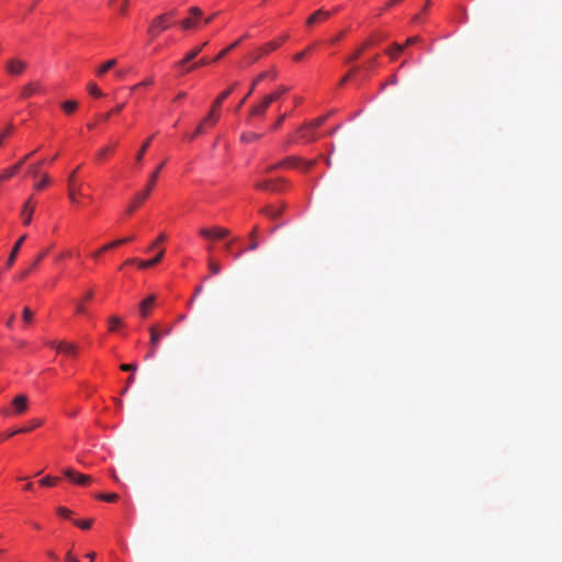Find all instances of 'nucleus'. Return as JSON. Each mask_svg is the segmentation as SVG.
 I'll return each mask as SVG.
<instances>
[{
  "mask_svg": "<svg viewBox=\"0 0 562 562\" xmlns=\"http://www.w3.org/2000/svg\"><path fill=\"white\" fill-rule=\"evenodd\" d=\"M278 47H279V43L274 42V41L265 44L263 46L259 47L257 50H255L254 53H251L249 55L250 61L251 63L257 61L263 55L271 53L272 50L277 49Z\"/></svg>",
  "mask_w": 562,
  "mask_h": 562,
  "instance_id": "12",
  "label": "nucleus"
},
{
  "mask_svg": "<svg viewBox=\"0 0 562 562\" xmlns=\"http://www.w3.org/2000/svg\"><path fill=\"white\" fill-rule=\"evenodd\" d=\"M241 40H237L236 42H234L233 44H231L228 47L224 48L223 50H221L217 56L214 58V61H218L220 59H222L223 57H225L232 49H234L239 43H240Z\"/></svg>",
  "mask_w": 562,
  "mask_h": 562,
  "instance_id": "34",
  "label": "nucleus"
},
{
  "mask_svg": "<svg viewBox=\"0 0 562 562\" xmlns=\"http://www.w3.org/2000/svg\"><path fill=\"white\" fill-rule=\"evenodd\" d=\"M34 314L29 307H24L22 318L25 323L30 324L33 321Z\"/></svg>",
  "mask_w": 562,
  "mask_h": 562,
  "instance_id": "45",
  "label": "nucleus"
},
{
  "mask_svg": "<svg viewBox=\"0 0 562 562\" xmlns=\"http://www.w3.org/2000/svg\"><path fill=\"white\" fill-rule=\"evenodd\" d=\"M172 330H173L172 325H168V326L164 327L162 329H158L157 326L149 327L150 340H149V351L145 356L146 360L155 357V355L159 348L161 338L164 336H169L172 333Z\"/></svg>",
  "mask_w": 562,
  "mask_h": 562,
  "instance_id": "2",
  "label": "nucleus"
},
{
  "mask_svg": "<svg viewBox=\"0 0 562 562\" xmlns=\"http://www.w3.org/2000/svg\"><path fill=\"white\" fill-rule=\"evenodd\" d=\"M57 481L58 477L45 476L40 481V483L43 486H53L57 483Z\"/></svg>",
  "mask_w": 562,
  "mask_h": 562,
  "instance_id": "46",
  "label": "nucleus"
},
{
  "mask_svg": "<svg viewBox=\"0 0 562 562\" xmlns=\"http://www.w3.org/2000/svg\"><path fill=\"white\" fill-rule=\"evenodd\" d=\"M125 104L122 103V104H119L117 106H115L112 111L108 112V113H104V114H101L99 117L100 120L102 121H108L111 116V114L113 113H120L123 109H124Z\"/></svg>",
  "mask_w": 562,
  "mask_h": 562,
  "instance_id": "42",
  "label": "nucleus"
},
{
  "mask_svg": "<svg viewBox=\"0 0 562 562\" xmlns=\"http://www.w3.org/2000/svg\"><path fill=\"white\" fill-rule=\"evenodd\" d=\"M153 83V80L151 79H148V80H144L142 82H139L138 85L132 87V90L135 91L136 89H138L139 87H145V86H149Z\"/></svg>",
  "mask_w": 562,
  "mask_h": 562,
  "instance_id": "58",
  "label": "nucleus"
},
{
  "mask_svg": "<svg viewBox=\"0 0 562 562\" xmlns=\"http://www.w3.org/2000/svg\"><path fill=\"white\" fill-rule=\"evenodd\" d=\"M33 154H34V151L25 155L14 166L3 170L2 173H0V182L5 181V180L12 178L14 175H16V172L20 170V168L25 164V161H27L32 157Z\"/></svg>",
  "mask_w": 562,
  "mask_h": 562,
  "instance_id": "11",
  "label": "nucleus"
},
{
  "mask_svg": "<svg viewBox=\"0 0 562 562\" xmlns=\"http://www.w3.org/2000/svg\"><path fill=\"white\" fill-rule=\"evenodd\" d=\"M25 239H26V235H23L14 244V246H13L11 252H10V256L8 258V261H7V268H10L14 263L15 258H16V256H18L20 249H21V246H22V244L24 243Z\"/></svg>",
  "mask_w": 562,
  "mask_h": 562,
  "instance_id": "19",
  "label": "nucleus"
},
{
  "mask_svg": "<svg viewBox=\"0 0 562 562\" xmlns=\"http://www.w3.org/2000/svg\"><path fill=\"white\" fill-rule=\"evenodd\" d=\"M220 119V113H218V110L214 109L211 106V110L210 112L207 113V115L201 121V125L206 128V127H211V126H214L217 121Z\"/></svg>",
  "mask_w": 562,
  "mask_h": 562,
  "instance_id": "17",
  "label": "nucleus"
},
{
  "mask_svg": "<svg viewBox=\"0 0 562 562\" xmlns=\"http://www.w3.org/2000/svg\"><path fill=\"white\" fill-rule=\"evenodd\" d=\"M47 254V250L41 252L33 261L32 266H31V269H34L35 267H37V265L43 260V258L46 256Z\"/></svg>",
  "mask_w": 562,
  "mask_h": 562,
  "instance_id": "55",
  "label": "nucleus"
},
{
  "mask_svg": "<svg viewBox=\"0 0 562 562\" xmlns=\"http://www.w3.org/2000/svg\"><path fill=\"white\" fill-rule=\"evenodd\" d=\"M116 65V59H110L105 61L103 65H101L98 70V76H103L106 71H109L111 68H113Z\"/></svg>",
  "mask_w": 562,
  "mask_h": 562,
  "instance_id": "30",
  "label": "nucleus"
},
{
  "mask_svg": "<svg viewBox=\"0 0 562 562\" xmlns=\"http://www.w3.org/2000/svg\"><path fill=\"white\" fill-rule=\"evenodd\" d=\"M289 91V88L288 87H284V86H280L279 88H277L276 91H273L272 93L270 94H267L268 98H271V102H274L277 101L278 99H280L284 93H286Z\"/></svg>",
  "mask_w": 562,
  "mask_h": 562,
  "instance_id": "31",
  "label": "nucleus"
},
{
  "mask_svg": "<svg viewBox=\"0 0 562 562\" xmlns=\"http://www.w3.org/2000/svg\"><path fill=\"white\" fill-rule=\"evenodd\" d=\"M122 325V319L116 316V315H113L109 318V330L110 331H115L117 329L119 326Z\"/></svg>",
  "mask_w": 562,
  "mask_h": 562,
  "instance_id": "35",
  "label": "nucleus"
},
{
  "mask_svg": "<svg viewBox=\"0 0 562 562\" xmlns=\"http://www.w3.org/2000/svg\"><path fill=\"white\" fill-rule=\"evenodd\" d=\"M284 205L274 206V205H268L266 206L261 212L270 217L271 220H277L281 213L283 212Z\"/></svg>",
  "mask_w": 562,
  "mask_h": 562,
  "instance_id": "20",
  "label": "nucleus"
},
{
  "mask_svg": "<svg viewBox=\"0 0 562 562\" xmlns=\"http://www.w3.org/2000/svg\"><path fill=\"white\" fill-rule=\"evenodd\" d=\"M42 424H43L42 419H33V420L29 422L26 425H24L21 428L8 431V436H14V435H18V434L30 432L33 429L42 426Z\"/></svg>",
  "mask_w": 562,
  "mask_h": 562,
  "instance_id": "16",
  "label": "nucleus"
},
{
  "mask_svg": "<svg viewBox=\"0 0 562 562\" xmlns=\"http://www.w3.org/2000/svg\"><path fill=\"white\" fill-rule=\"evenodd\" d=\"M27 63L20 58H11L7 63V71L11 76H20L26 69Z\"/></svg>",
  "mask_w": 562,
  "mask_h": 562,
  "instance_id": "9",
  "label": "nucleus"
},
{
  "mask_svg": "<svg viewBox=\"0 0 562 562\" xmlns=\"http://www.w3.org/2000/svg\"><path fill=\"white\" fill-rule=\"evenodd\" d=\"M12 408L13 412H10L8 408H2L1 414L4 416H10L11 414L22 415L29 408V398L25 394H19L12 400Z\"/></svg>",
  "mask_w": 562,
  "mask_h": 562,
  "instance_id": "3",
  "label": "nucleus"
},
{
  "mask_svg": "<svg viewBox=\"0 0 562 562\" xmlns=\"http://www.w3.org/2000/svg\"><path fill=\"white\" fill-rule=\"evenodd\" d=\"M74 524L76 526H78L79 528L87 530V529H89L91 527L92 520L91 519H88V520H75Z\"/></svg>",
  "mask_w": 562,
  "mask_h": 562,
  "instance_id": "48",
  "label": "nucleus"
},
{
  "mask_svg": "<svg viewBox=\"0 0 562 562\" xmlns=\"http://www.w3.org/2000/svg\"><path fill=\"white\" fill-rule=\"evenodd\" d=\"M77 106H78V103L72 100L65 101L61 103L63 110L68 114L72 113L77 109Z\"/></svg>",
  "mask_w": 562,
  "mask_h": 562,
  "instance_id": "39",
  "label": "nucleus"
},
{
  "mask_svg": "<svg viewBox=\"0 0 562 562\" xmlns=\"http://www.w3.org/2000/svg\"><path fill=\"white\" fill-rule=\"evenodd\" d=\"M164 165H165V162L160 164L156 168V170L150 175V178H149V181L147 184V189L135 194L133 201L126 207L127 214H132L139 206V204H142L149 196V194L157 181L158 175H159L160 170L162 169Z\"/></svg>",
  "mask_w": 562,
  "mask_h": 562,
  "instance_id": "1",
  "label": "nucleus"
},
{
  "mask_svg": "<svg viewBox=\"0 0 562 562\" xmlns=\"http://www.w3.org/2000/svg\"><path fill=\"white\" fill-rule=\"evenodd\" d=\"M111 150H112V148H111V147H104V148L100 149V150L97 153V155H95V156H97V159H98V160H102V159L106 156V154H108V153H110Z\"/></svg>",
  "mask_w": 562,
  "mask_h": 562,
  "instance_id": "52",
  "label": "nucleus"
},
{
  "mask_svg": "<svg viewBox=\"0 0 562 562\" xmlns=\"http://www.w3.org/2000/svg\"><path fill=\"white\" fill-rule=\"evenodd\" d=\"M204 132H205V128H204L201 124H199V125L196 126V128H195L194 133L190 136V139H193L194 137H196V136H199V135L203 134Z\"/></svg>",
  "mask_w": 562,
  "mask_h": 562,
  "instance_id": "56",
  "label": "nucleus"
},
{
  "mask_svg": "<svg viewBox=\"0 0 562 562\" xmlns=\"http://www.w3.org/2000/svg\"><path fill=\"white\" fill-rule=\"evenodd\" d=\"M57 350L60 351V352L67 353L69 356H75L77 349H76V346L74 344L66 342V341H60L57 345Z\"/></svg>",
  "mask_w": 562,
  "mask_h": 562,
  "instance_id": "28",
  "label": "nucleus"
},
{
  "mask_svg": "<svg viewBox=\"0 0 562 562\" xmlns=\"http://www.w3.org/2000/svg\"><path fill=\"white\" fill-rule=\"evenodd\" d=\"M203 16V12L198 7H191L189 9V16L180 22V26L184 31L194 30L198 27L199 21Z\"/></svg>",
  "mask_w": 562,
  "mask_h": 562,
  "instance_id": "5",
  "label": "nucleus"
},
{
  "mask_svg": "<svg viewBox=\"0 0 562 562\" xmlns=\"http://www.w3.org/2000/svg\"><path fill=\"white\" fill-rule=\"evenodd\" d=\"M133 239H134V237H133V236H127V237H125V238L116 239V240H114V241H112V243L106 244V245H105V246H103L102 248H100V249H99L98 251H95L92 256H93V258H94V259H97V258L102 254V251H103L104 249H113V248H115V247H117V246H120V245H123V244H125V243H128V241H131V240H133Z\"/></svg>",
  "mask_w": 562,
  "mask_h": 562,
  "instance_id": "18",
  "label": "nucleus"
},
{
  "mask_svg": "<svg viewBox=\"0 0 562 562\" xmlns=\"http://www.w3.org/2000/svg\"><path fill=\"white\" fill-rule=\"evenodd\" d=\"M361 54H362V48H360L356 53H353V55L348 58V61L351 63V61L358 59L361 56Z\"/></svg>",
  "mask_w": 562,
  "mask_h": 562,
  "instance_id": "61",
  "label": "nucleus"
},
{
  "mask_svg": "<svg viewBox=\"0 0 562 562\" xmlns=\"http://www.w3.org/2000/svg\"><path fill=\"white\" fill-rule=\"evenodd\" d=\"M260 137H261L260 134L250 132V133H243L240 136V139L244 143H251V142L260 139Z\"/></svg>",
  "mask_w": 562,
  "mask_h": 562,
  "instance_id": "33",
  "label": "nucleus"
},
{
  "mask_svg": "<svg viewBox=\"0 0 562 562\" xmlns=\"http://www.w3.org/2000/svg\"><path fill=\"white\" fill-rule=\"evenodd\" d=\"M50 183V178L47 173H43L42 175V178L40 181L35 182L34 184V188L36 190H42L44 189L46 186H48Z\"/></svg>",
  "mask_w": 562,
  "mask_h": 562,
  "instance_id": "36",
  "label": "nucleus"
},
{
  "mask_svg": "<svg viewBox=\"0 0 562 562\" xmlns=\"http://www.w3.org/2000/svg\"><path fill=\"white\" fill-rule=\"evenodd\" d=\"M13 126L10 124L5 127V130L0 134V146L3 145L4 138L11 133Z\"/></svg>",
  "mask_w": 562,
  "mask_h": 562,
  "instance_id": "53",
  "label": "nucleus"
},
{
  "mask_svg": "<svg viewBox=\"0 0 562 562\" xmlns=\"http://www.w3.org/2000/svg\"><path fill=\"white\" fill-rule=\"evenodd\" d=\"M419 40L420 38L418 36L409 37V38L406 40V42H405V44L403 46L405 48L406 46H409V45H413V44L419 42Z\"/></svg>",
  "mask_w": 562,
  "mask_h": 562,
  "instance_id": "57",
  "label": "nucleus"
},
{
  "mask_svg": "<svg viewBox=\"0 0 562 562\" xmlns=\"http://www.w3.org/2000/svg\"><path fill=\"white\" fill-rule=\"evenodd\" d=\"M120 369L122 371H132V372H134V371L137 370V364H135V363H124V364L120 366Z\"/></svg>",
  "mask_w": 562,
  "mask_h": 562,
  "instance_id": "51",
  "label": "nucleus"
},
{
  "mask_svg": "<svg viewBox=\"0 0 562 562\" xmlns=\"http://www.w3.org/2000/svg\"><path fill=\"white\" fill-rule=\"evenodd\" d=\"M200 235L210 239H222L229 235V231L224 227L201 228Z\"/></svg>",
  "mask_w": 562,
  "mask_h": 562,
  "instance_id": "10",
  "label": "nucleus"
},
{
  "mask_svg": "<svg viewBox=\"0 0 562 562\" xmlns=\"http://www.w3.org/2000/svg\"><path fill=\"white\" fill-rule=\"evenodd\" d=\"M88 90H89L90 94L93 95V97L100 98V97L103 95L102 91L93 82L88 85Z\"/></svg>",
  "mask_w": 562,
  "mask_h": 562,
  "instance_id": "44",
  "label": "nucleus"
},
{
  "mask_svg": "<svg viewBox=\"0 0 562 562\" xmlns=\"http://www.w3.org/2000/svg\"><path fill=\"white\" fill-rule=\"evenodd\" d=\"M286 117V114H282L279 116V119L277 120L276 124L272 126L273 130L278 128L281 126V124L283 123V121L285 120Z\"/></svg>",
  "mask_w": 562,
  "mask_h": 562,
  "instance_id": "60",
  "label": "nucleus"
},
{
  "mask_svg": "<svg viewBox=\"0 0 562 562\" xmlns=\"http://www.w3.org/2000/svg\"><path fill=\"white\" fill-rule=\"evenodd\" d=\"M283 164H285L286 167L300 168L304 171H307L314 166L315 161L314 160L302 161L295 157H290V158L283 160Z\"/></svg>",
  "mask_w": 562,
  "mask_h": 562,
  "instance_id": "13",
  "label": "nucleus"
},
{
  "mask_svg": "<svg viewBox=\"0 0 562 562\" xmlns=\"http://www.w3.org/2000/svg\"><path fill=\"white\" fill-rule=\"evenodd\" d=\"M326 120V116H321L312 121L310 124L303 126V131L305 130H316Z\"/></svg>",
  "mask_w": 562,
  "mask_h": 562,
  "instance_id": "38",
  "label": "nucleus"
},
{
  "mask_svg": "<svg viewBox=\"0 0 562 562\" xmlns=\"http://www.w3.org/2000/svg\"><path fill=\"white\" fill-rule=\"evenodd\" d=\"M237 83H234L232 87H229L227 90L223 91L213 102L212 108L218 110L222 105V103L231 95V93L236 88Z\"/></svg>",
  "mask_w": 562,
  "mask_h": 562,
  "instance_id": "23",
  "label": "nucleus"
},
{
  "mask_svg": "<svg viewBox=\"0 0 562 562\" xmlns=\"http://www.w3.org/2000/svg\"><path fill=\"white\" fill-rule=\"evenodd\" d=\"M155 303V296L154 295H150L148 296L147 299H145L142 303H140V306H139V310H140V314L143 317H147L149 312H150V308L153 307Z\"/></svg>",
  "mask_w": 562,
  "mask_h": 562,
  "instance_id": "27",
  "label": "nucleus"
},
{
  "mask_svg": "<svg viewBox=\"0 0 562 562\" xmlns=\"http://www.w3.org/2000/svg\"><path fill=\"white\" fill-rule=\"evenodd\" d=\"M206 45H207V42L203 43L201 46H198V47L193 48L191 52H189V53L186 55V57H184L182 60H180V61L178 63V66L183 67V66H184V65H187L189 61H191L192 59H194V58H195V57L201 53L202 48H203L204 46H206Z\"/></svg>",
  "mask_w": 562,
  "mask_h": 562,
  "instance_id": "21",
  "label": "nucleus"
},
{
  "mask_svg": "<svg viewBox=\"0 0 562 562\" xmlns=\"http://www.w3.org/2000/svg\"><path fill=\"white\" fill-rule=\"evenodd\" d=\"M286 186V181L283 178L278 179H266L262 181H258L255 187L258 190L269 191V192H281L284 190Z\"/></svg>",
  "mask_w": 562,
  "mask_h": 562,
  "instance_id": "4",
  "label": "nucleus"
},
{
  "mask_svg": "<svg viewBox=\"0 0 562 562\" xmlns=\"http://www.w3.org/2000/svg\"><path fill=\"white\" fill-rule=\"evenodd\" d=\"M271 98H268L267 95L263 97V99L256 105H254L250 110L251 116H263L267 109L271 104Z\"/></svg>",
  "mask_w": 562,
  "mask_h": 562,
  "instance_id": "14",
  "label": "nucleus"
},
{
  "mask_svg": "<svg viewBox=\"0 0 562 562\" xmlns=\"http://www.w3.org/2000/svg\"><path fill=\"white\" fill-rule=\"evenodd\" d=\"M330 16V13L323 10H317L314 12L306 21L308 25H313L314 23L318 21L327 20Z\"/></svg>",
  "mask_w": 562,
  "mask_h": 562,
  "instance_id": "26",
  "label": "nucleus"
},
{
  "mask_svg": "<svg viewBox=\"0 0 562 562\" xmlns=\"http://www.w3.org/2000/svg\"><path fill=\"white\" fill-rule=\"evenodd\" d=\"M402 1H403V0H390V1L385 4V8H384V9H390V8H392L393 5L401 3Z\"/></svg>",
  "mask_w": 562,
  "mask_h": 562,
  "instance_id": "63",
  "label": "nucleus"
},
{
  "mask_svg": "<svg viewBox=\"0 0 562 562\" xmlns=\"http://www.w3.org/2000/svg\"><path fill=\"white\" fill-rule=\"evenodd\" d=\"M127 1L128 0H111L110 5L121 13H125Z\"/></svg>",
  "mask_w": 562,
  "mask_h": 562,
  "instance_id": "32",
  "label": "nucleus"
},
{
  "mask_svg": "<svg viewBox=\"0 0 562 562\" xmlns=\"http://www.w3.org/2000/svg\"><path fill=\"white\" fill-rule=\"evenodd\" d=\"M269 76L268 72H261L260 75H258V77L254 80L251 87H250V90L248 91V93L243 98V100L239 102V104L237 105V109L236 111H238L243 105L244 103L246 102V100L248 99V97L251 95V93L254 92V89L256 88V86L261 81L263 80L265 78H267Z\"/></svg>",
  "mask_w": 562,
  "mask_h": 562,
  "instance_id": "22",
  "label": "nucleus"
},
{
  "mask_svg": "<svg viewBox=\"0 0 562 562\" xmlns=\"http://www.w3.org/2000/svg\"><path fill=\"white\" fill-rule=\"evenodd\" d=\"M357 70H358V67L352 68L351 72H349L345 77H342V79L340 80L339 85L340 86L345 85L349 80V78L351 77L352 72H355Z\"/></svg>",
  "mask_w": 562,
  "mask_h": 562,
  "instance_id": "59",
  "label": "nucleus"
},
{
  "mask_svg": "<svg viewBox=\"0 0 562 562\" xmlns=\"http://www.w3.org/2000/svg\"><path fill=\"white\" fill-rule=\"evenodd\" d=\"M76 312L79 313V314H85L86 313V307L82 303H78L77 306H76Z\"/></svg>",
  "mask_w": 562,
  "mask_h": 562,
  "instance_id": "62",
  "label": "nucleus"
},
{
  "mask_svg": "<svg viewBox=\"0 0 562 562\" xmlns=\"http://www.w3.org/2000/svg\"><path fill=\"white\" fill-rule=\"evenodd\" d=\"M63 473L68 480L81 486H86L92 482V477L90 475L76 472L72 469H65Z\"/></svg>",
  "mask_w": 562,
  "mask_h": 562,
  "instance_id": "7",
  "label": "nucleus"
},
{
  "mask_svg": "<svg viewBox=\"0 0 562 562\" xmlns=\"http://www.w3.org/2000/svg\"><path fill=\"white\" fill-rule=\"evenodd\" d=\"M77 169H75L68 177V180H67V183H68V196H69V200L72 202V203H78V195L81 194L80 192V186L77 184L76 182V173H77Z\"/></svg>",
  "mask_w": 562,
  "mask_h": 562,
  "instance_id": "8",
  "label": "nucleus"
},
{
  "mask_svg": "<svg viewBox=\"0 0 562 562\" xmlns=\"http://www.w3.org/2000/svg\"><path fill=\"white\" fill-rule=\"evenodd\" d=\"M40 83L38 82H30L29 85L24 86L21 92V98H30L33 94L37 93L40 91Z\"/></svg>",
  "mask_w": 562,
  "mask_h": 562,
  "instance_id": "24",
  "label": "nucleus"
},
{
  "mask_svg": "<svg viewBox=\"0 0 562 562\" xmlns=\"http://www.w3.org/2000/svg\"><path fill=\"white\" fill-rule=\"evenodd\" d=\"M175 15V12H170V13H166V14H161L159 15L158 18H156L149 30H148V33L149 35L154 38L156 37L161 31H165L169 27V20L170 18H172Z\"/></svg>",
  "mask_w": 562,
  "mask_h": 562,
  "instance_id": "6",
  "label": "nucleus"
},
{
  "mask_svg": "<svg viewBox=\"0 0 562 562\" xmlns=\"http://www.w3.org/2000/svg\"><path fill=\"white\" fill-rule=\"evenodd\" d=\"M404 50V46L400 44H393L385 53L392 60H395L397 56Z\"/></svg>",
  "mask_w": 562,
  "mask_h": 562,
  "instance_id": "29",
  "label": "nucleus"
},
{
  "mask_svg": "<svg viewBox=\"0 0 562 562\" xmlns=\"http://www.w3.org/2000/svg\"><path fill=\"white\" fill-rule=\"evenodd\" d=\"M150 142H151V137H150V138H148V139L143 144V146L140 147V149L138 150V153H137V155H136V161H137V162H140V161H142V159H143V157H144V155H145V153H146L147 148H148V147H149V145H150Z\"/></svg>",
  "mask_w": 562,
  "mask_h": 562,
  "instance_id": "41",
  "label": "nucleus"
},
{
  "mask_svg": "<svg viewBox=\"0 0 562 562\" xmlns=\"http://www.w3.org/2000/svg\"><path fill=\"white\" fill-rule=\"evenodd\" d=\"M209 270L212 274H218L221 272V265L220 262L210 259L209 260Z\"/></svg>",
  "mask_w": 562,
  "mask_h": 562,
  "instance_id": "43",
  "label": "nucleus"
},
{
  "mask_svg": "<svg viewBox=\"0 0 562 562\" xmlns=\"http://www.w3.org/2000/svg\"><path fill=\"white\" fill-rule=\"evenodd\" d=\"M165 240H166V235L165 234H160L158 236V238L150 244V246L148 247V250L156 249V246H158L159 243H162Z\"/></svg>",
  "mask_w": 562,
  "mask_h": 562,
  "instance_id": "50",
  "label": "nucleus"
},
{
  "mask_svg": "<svg viewBox=\"0 0 562 562\" xmlns=\"http://www.w3.org/2000/svg\"><path fill=\"white\" fill-rule=\"evenodd\" d=\"M164 254H165V249H160L155 258L149 259V260L138 261V267L140 269H146V268H149V267H153V266L157 265L162 259Z\"/></svg>",
  "mask_w": 562,
  "mask_h": 562,
  "instance_id": "25",
  "label": "nucleus"
},
{
  "mask_svg": "<svg viewBox=\"0 0 562 562\" xmlns=\"http://www.w3.org/2000/svg\"><path fill=\"white\" fill-rule=\"evenodd\" d=\"M98 499H101V501H105V502H110V503H113V502H116L119 499V495L115 494V493H111V494H103V493H100V494H97L95 496Z\"/></svg>",
  "mask_w": 562,
  "mask_h": 562,
  "instance_id": "40",
  "label": "nucleus"
},
{
  "mask_svg": "<svg viewBox=\"0 0 562 562\" xmlns=\"http://www.w3.org/2000/svg\"><path fill=\"white\" fill-rule=\"evenodd\" d=\"M314 131L315 130H305V131H303V127H302L300 132H301V136L303 138H306L307 140H314L315 139Z\"/></svg>",
  "mask_w": 562,
  "mask_h": 562,
  "instance_id": "49",
  "label": "nucleus"
},
{
  "mask_svg": "<svg viewBox=\"0 0 562 562\" xmlns=\"http://www.w3.org/2000/svg\"><path fill=\"white\" fill-rule=\"evenodd\" d=\"M35 210V205L32 202V198H30L23 205L21 211V217L23 218L24 225H30L32 222V216Z\"/></svg>",
  "mask_w": 562,
  "mask_h": 562,
  "instance_id": "15",
  "label": "nucleus"
},
{
  "mask_svg": "<svg viewBox=\"0 0 562 562\" xmlns=\"http://www.w3.org/2000/svg\"><path fill=\"white\" fill-rule=\"evenodd\" d=\"M44 162V160H41L30 166L29 171L33 178H37L41 175V167Z\"/></svg>",
  "mask_w": 562,
  "mask_h": 562,
  "instance_id": "37",
  "label": "nucleus"
},
{
  "mask_svg": "<svg viewBox=\"0 0 562 562\" xmlns=\"http://www.w3.org/2000/svg\"><path fill=\"white\" fill-rule=\"evenodd\" d=\"M67 562H78V559L71 554V552H68L66 555Z\"/></svg>",
  "mask_w": 562,
  "mask_h": 562,
  "instance_id": "64",
  "label": "nucleus"
},
{
  "mask_svg": "<svg viewBox=\"0 0 562 562\" xmlns=\"http://www.w3.org/2000/svg\"><path fill=\"white\" fill-rule=\"evenodd\" d=\"M57 514L61 517L68 518L71 515V512L66 507H58Z\"/></svg>",
  "mask_w": 562,
  "mask_h": 562,
  "instance_id": "54",
  "label": "nucleus"
},
{
  "mask_svg": "<svg viewBox=\"0 0 562 562\" xmlns=\"http://www.w3.org/2000/svg\"><path fill=\"white\" fill-rule=\"evenodd\" d=\"M207 64H209V60L203 57L200 60H198L196 63L192 64L188 69H186V71H191V70L196 69L199 67L206 66Z\"/></svg>",
  "mask_w": 562,
  "mask_h": 562,
  "instance_id": "47",
  "label": "nucleus"
}]
</instances>
